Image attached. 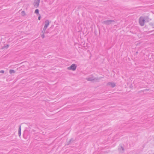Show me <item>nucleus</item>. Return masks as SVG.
Segmentation results:
<instances>
[{"instance_id": "412c9836", "label": "nucleus", "mask_w": 154, "mask_h": 154, "mask_svg": "<svg viewBox=\"0 0 154 154\" xmlns=\"http://www.w3.org/2000/svg\"><path fill=\"white\" fill-rule=\"evenodd\" d=\"M24 131V134H23V137H24V138H25V137H24V136H25V132H26V131Z\"/></svg>"}, {"instance_id": "dca6fc26", "label": "nucleus", "mask_w": 154, "mask_h": 154, "mask_svg": "<svg viewBox=\"0 0 154 154\" xmlns=\"http://www.w3.org/2000/svg\"><path fill=\"white\" fill-rule=\"evenodd\" d=\"M21 13L22 15L23 16H24L26 15L25 12L24 11H22Z\"/></svg>"}, {"instance_id": "a211bd4d", "label": "nucleus", "mask_w": 154, "mask_h": 154, "mask_svg": "<svg viewBox=\"0 0 154 154\" xmlns=\"http://www.w3.org/2000/svg\"><path fill=\"white\" fill-rule=\"evenodd\" d=\"M44 34H45L44 33H42V34L41 35V37L42 38H44L45 37Z\"/></svg>"}, {"instance_id": "2eb2a0df", "label": "nucleus", "mask_w": 154, "mask_h": 154, "mask_svg": "<svg viewBox=\"0 0 154 154\" xmlns=\"http://www.w3.org/2000/svg\"><path fill=\"white\" fill-rule=\"evenodd\" d=\"M9 47V45H6L5 46H4L2 48V49H4V48L7 49Z\"/></svg>"}, {"instance_id": "4468645a", "label": "nucleus", "mask_w": 154, "mask_h": 154, "mask_svg": "<svg viewBox=\"0 0 154 154\" xmlns=\"http://www.w3.org/2000/svg\"><path fill=\"white\" fill-rule=\"evenodd\" d=\"M149 25L152 27L153 28H154V23H153L151 22L149 23Z\"/></svg>"}, {"instance_id": "1a4fd4ad", "label": "nucleus", "mask_w": 154, "mask_h": 154, "mask_svg": "<svg viewBox=\"0 0 154 154\" xmlns=\"http://www.w3.org/2000/svg\"><path fill=\"white\" fill-rule=\"evenodd\" d=\"M145 21L146 22H148L149 21V19L148 16L143 17Z\"/></svg>"}, {"instance_id": "9b49d317", "label": "nucleus", "mask_w": 154, "mask_h": 154, "mask_svg": "<svg viewBox=\"0 0 154 154\" xmlns=\"http://www.w3.org/2000/svg\"><path fill=\"white\" fill-rule=\"evenodd\" d=\"M15 71L14 69H11L9 70V73L10 74L15 73Z\"/></svg>"}, {"instance_id": "7ed1b4c3", "label": "nucleus", "mask_w": 154, "mask_h": 154, "mask_svg": "<svg viewBox=\"0 0 154 154\" xmlns=\"http://www.w3.org/2000/svg\"><path fill=\"white\" fill-rule=\"evenodd\" d=\"M115 22V21L114 20H109L104 21L102 22V23L103 24L108 26L111 25L112 22Z\"/></svg>"}, {"instance_id": "5701e85b", "label": "nucleus", "mask_w": 154, "mask_h": 154, "mask_svg": "<svg viewBox=\"0 0 154 154\" xmlns=\"http://www.w3.org/2000/svg\"><path fill=\"white\" fill-rule=\"evenodd\" d=\"M153 31H154V30H152V31H150V32H153Z\"/></svg>"}, {"instance_id": "39448f33", "label": "nucleus", "mask_w": 154, "mask_h": 154, "mask_svg": "<svg viewBox=\"0 0 154 154\" xmlns=\"http://www.w3.org/2000/svg\"><path fill=\"white\" fill-rule=\"evenodd\" d=\"M40 1V0H35L34 5L36 8H37L39 6Z\"/></svg>"}, {"instance_id": "aec40b11", "label": "nucleus", "mask_w": 154, "mask_h": 154, "mask_svg": "<svg viewBox=\"0 0 154 154\" xmlns=\"http://www.w3.org/2000/svg\"><path fill=\"white\" fill-rule=\"evenodd\" d=\"M4 72V71L3 70H2L0 71V73H3Z\"/></svg>"}, {"instance_id": "0eeeda50", "label": "nucleus", "mask_w": 154, "mask_h": 154, "mask_svg": "<svg viewBox=\"0 0 154 154\" xmlns=\"http://www.w3.org/2000/svg\"><path fill=\"white\" fill-rule=\"evenodd\" d=\"M45 23L44 27H45V29H47L49 24V20H46L45 21Z\"/></svg>"}, {"instance_id": "f03ea898", "label": "nucleus", "mask_w": 154, "mask_h": 154, "mask_svg": "<svg viewBox=\"0 0 154 154\" xmlns=\"http://www.w3.org/2000/svg\"><path fill=\"white\" fill-rule=\"evenodd\" d=\"M145 22V20L143 17L141 16L140 17L139 19V23L141 26H143L144 25Z\"/></svg>"}, {"instance_id": "6ab92c4d", "label": "nucleus", "mask_w": 154, "mask_h": 154, "mask_svg": "<svg viewBox=\"0 0 154 154\" xmlns=\"http://www.w3.org/2000/svg\"><path fill=\"white\" fill-rule=\"evenodd\" d=\"M41 16L39 14V16L38 17V20H40L41 19Z\"/></svg>"}, {"instance_id": "f3484780", "label": "nucleus", "mask_w": 154, "mask_h": 154, "mask_svg": "<svg viewBox=\"0 0 154 154\" xmlns=\"http://www.w3.org/2000/svg\"><path fill=\"white\" fill-rule=\"evenodd\" d=\"M46 29H45V27H44L43 30L42 32V33H44L45 34V32Z\"/></svg>"}, {"instance_id": "6e6552de", "label": "nucleus", "mask_w": 154, "mask_h": 154, "mask_svg": "<svg viewBox=\"0 0 154 154\" xmlns=\"http://www.w3.org/2000/svg\"><path fill=\"white\" fill-rule=\"evenodd\" d=\"M74 141V139L72 138L68 142H67L66 144V145H69L71 144V143L73 142Z\"/></svg>"}, {"instance_id": "f257e3e1", "label": "nucleus", "mask_w": 154, "mask_h": 154, "mask_svg": "<svg viewBox=\"0 0 154 154\" xmlns=\"http://www.w3.org/2000/svg\"><path fill=\"white\" fill-rule=\"evenodd\" d=\"M103 77H100V78H95L94 76H91L89 77H88L86 79L88 81H95L97 82H98V81L100 80L101 78Z\"/></svg>"}, {"instance_id": "b1692460", "label": "nucleus", "mask_w": 154, "mask_h": 154, "mask_svg": "<svg viewBox=\"0 0 154 154\" xmlns=\"http://www.w3.org/2000/svg\"><path fill=\"white\" fill-rule=\"evenodd\" d=\"M38 83H35V85L37 86V85H37L36 84H37Z\"/></svg>"}, {"instance_id": "f8f14e48", "label": "nucleus", "mask_w": 154, "mask_h": 154, "mask_svg": "<svg viewBox=\"0 0 154 154\" xmlns=\"http://www.w3.org/2000/svg\"><path fill=\"white\" fill-rule=\"evenodd\" d=\"M149 90H150L149 89H144L143 91H139V93H141L142 92H146V91H149Z\"/></svg>"}, {"instance_id": "4be33fe9", "label": "nucleus", "mask_w": 154, "mask_h": 154, "mask_svg": "<svg viewBox=\"0 0 154 154\" xmlns=\"http://www.w3.org/2000/svg\"><path fill=\"white\" fill-rule=\"evenodd\" d=\"M121 149H122L123 151H124V148L122 146H121Z\"/></svg>"}, {"instance_id": "9d476101", "label": "nucleus", "mask_w": 154, "mask_h": 154, "mask_svg": "<svg viewBox=\"0 0 154 154\" xmlns=\"http://www.w3.org/2000/svg\"><path fill=\"white\" fill-rule=\"evenodd\" d=\"M18 135L20 137L21 135V126H19V127L18 129Z\"/></svg>"}, {"instance_id": "20e7f679", "label": "nucleus", "mask_w": 154, "mask_h": 154, "mask_svg": "<svg viewBox=\"0 0 154 154\" xmlns=\"http://www.w3.org/2000/svg\"><path fill=\"white\" fill-rule=\"evenodd\" d=\"M77 68V65L75 64H72L70 66L67 68V69L75 71Z\"/></svg>"}, {"instance_id": "393cba45", "label": "nucleus", "mask_w": 154, "mask_h": 154, "mask_svg": "<svg viewBox=\"0 0 154 154\" xmlns=\"http://www.w3.org/2000/svg\"><path fill=\"white\" fill-rule=\"evenodd\" d=\"M136 54L138 53V52H137V51L136 52Z\"/></svg>"}, {"instance_id": "423d86ee", "label": "nucleus", "mask_w": 154, "mask_h": 154, "mask_svg": "<svg viewBox=\"0 0 154 154\" xmlns=\"http://www.w3.org/2000/svg\"><path fill=\"white\" fill-rule=\"evenodd\" d=\"M107 86H110V87H115L116 86V83L113 82H108L107 84Z\"/></svg>"}, {"instance_id": "ddd939ff", "label": "nucleus", "mask_w": 154, "mask_h": 154, "mask_svg": "<svg viewBox=\"0 0 154 154\" xmlns=\"http://www.w3.org/2000/svg\"><path fill=\"white\" fill-rule=\"evenodd\" d=\"M35 13L37 14H38L39 15V10L38 9H36L35 10Z\"/></svg>"}]
</instances>
